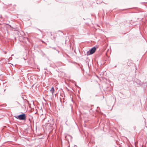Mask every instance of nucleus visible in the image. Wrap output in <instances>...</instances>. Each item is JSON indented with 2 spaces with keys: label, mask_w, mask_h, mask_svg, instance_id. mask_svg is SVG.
Listing matches in <instances>:
<instances>
[{
  "label": "nucleus",
  "mask_w": 147,
  "mask_h": 147,
  "mask_svg": "<svg viewBox=\"0 0 147 147\" xmlns=\"http://www.w3.org/2000/svg\"><path fill=\"white\" fill-rule=\"evenodd\" d=\"M50 91L51 92L52 94H53V93L54 92V88L53 87H52L51 88Z\"/></svg>",
  "instance_id": "obj_3"
},
{
  "label": "nucleus",
  "mask_w": 147,
  "mask_h": 147,
  "mask_svg": "<svg viewBox=\"0 0 147 147\" xmlns=\"http://www.w3.org/2000/svg\"><path fill=\"white\" fill-rule=\"evenodd\" d=\"M21 120H25L26 119V116L25 114L20 115L17 117H15Z\"/></svg>",
  "instance_id": "obj_2"
},
{
  "label": "nucleus",
  "mask_w": 147,
  "mask_h": 147,
  "mask_svg": "<svg viewBox=\"0 0 147 147\" xmlns=\"http://www.w3.org/2000/svg\"><path fill=\"white\" fill-rule=\"evenodd\" d=\"M135 81H136L137 83H138V84H140V80L137 79Z\"/></svg>",
  "instance_id": "obj_4"
},
{
  "label": "nucleus",
  "mask_w": 147,
  "mask_h": 147,
  "mask_svg": "<svg viewBox=\"0 0 147 147\" xmlns=\"http://www.w3.org/2000/svg\"><path fill=\"white\" fill-rule=\"evenodd\" d=\"M96 48L95 47L92 48L89 51L87 52V55H90L93 54L95 52Z\"/></svg>",
  "instance_id": "obj_1"
}]
</instances>
